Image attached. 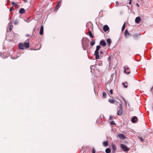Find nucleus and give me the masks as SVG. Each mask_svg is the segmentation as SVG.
Segmentation results:
<instances>
[{
	"label": "nucleus",
	"mask_w": 153,
	"mask_h": 153,
	"mask_svg": "<svg viewBox=\"0 0 153 153\" xmlns=\"http://www.w3.org/2000/svg\"><path fill=\"white\" fill-rule=\"evenodd\" d=\"M116 4L118 5V2L117 1H116Z\"/></svg>",
	"instance_id": "obj_50"
},
{
	"label": "nucleus",
	"mask_w": 153,
	"mask_h": 153,
	"mask_svg": "<svg viewBox=\"0 0 153 153\" xmlns=\"http://www.w3.org/2000/svg\"><path fill=\"white\" fill-rule=\"evenodd\" d=\"M100 44L103 46H105L106 44V42L103 40L100 41Z\"/></svg>",
	"instance_id": "obj_8"
},
{
	"label": "nucleus",
	"mask_w": 153,
	"mask_h": 153,
	"mask_svg": "<svg viewBox=\"0 0 153 153\" xmlns=\"http://www.w3.org/2000/svg\"><path fill=\"white\" fill-rule=\"evenodd\" d=\"M94 67V66H93V65H92V66H91L90 68H91V70L92 69H93V67Z\"/></svg>",
	"instance_id": "obj_38"
},
{
	"label": "nucleus",
	"mask_w": 153,
	"mask_h": 153,
	"mask_svg": "<svg viewBox=\"0 0 153 153\" xmlns=\"http://www.w3.org/2000/svg\"><path fill=\"white\" fill-rule=\"evenodd\" d=\"M43 29H44L43 26H41L40 27V31H39V34L41 35H42V34L43 33V31H44Z\"/></svg>",
	"instance_id": "obj_11"
},
{
	"label": "nucleus",
	"mask_w": 153,
	"mask_h": 153,
	"mask_svg": "<svg viewBox=\"0 0 153 153\" xmlns=\"http://www.w3.org/2000/svg\"><path fill=\"white\" fill-rule=\"evenodd\" d=\"M111 59V57H109V58H108V61H110Z\"/></svg>",
	"instance_id": "obj_36"
},
{
	"label": "nucleus",
	"mask_w": 153,
	"mask_h": 153,
	"mask_svg": "<svg viewBox=\"0 0 153 153\" xmlns=\"http://www.w3.org/2000/svg\"><path fill=\"white\" fill-rule=\"evenodd\" d=\"M19 20H15L14 22V24L15 25H16L19 24Z\"/></svg>",
	"instance_id": "obj_17"
},
{
	"label": "nucleus",
	"mask_w": 153,
	"mask_h": 153,
	"mask_svg": "<svg viewBox=\"0 0 153 153\" xmlns=\"http://www.w3.org/2000/svg\"><path fill=\"white\" fill-rule=\"evenodd\" d=\"M13 10V7H10V9L9 11H11Z\"/></svg>",
	"instance_id": "obj_31"
},
{
	"label": "nucleus",
	"mask_w": 153,
	"mask_h": 153,
	"mask_svg": "<svg viewBox=\"0 0 153 153\" xmlns=\"http://www.w3.org/2000/svg\"><path fill=\"white\" fill-rule=\"evenodd\" d=\"M26 37H29V36H30V35H29V34H26Z\"/></svg>",
	"instance_id": "obj_45"
},
{
	"label": "nucleus",
	"mask_w": 153,
	"mask_h": 153,
	"mask_svg": "<svg viewBox=\"0 0 153 153\" xmlns=\"http://www.w3.org/2000/svg\"><path fill=\"white\" fill-rule=\"evenodd\" d=\"M109 27L107 25H105L103 27V29L105 32H106L108 30Z\"/></svg>",
	"instance_id": "obj_7"
},
{
	"label": "nucleus",
	"mask_w": 153,
	"mask_h": 153,
	"mask_svg": "<svg viewBox=\"0 0 153 153\" xmlns=\"http://www.w3.org/2000/svg\"><path fill=\"white\" fill-rule=\"evenodd\" d=\"M123 98L125 102L126 105V106L127 105V103H126V100L124 98Z\"/></svg>",
	"instance_id": "obj_35"
},
{
	"label": "nucleus",
	"mask_w": 153,
	"mask_h": 153,
	"mask_svg": "<svg viewBox=\"0 0 153 153\" xmlns=\"http://www.w3.org/2000/svg\"><path fill=\"white\" fill-rule=\"evenodd\" d=\"M113 118V116H110L109 119L110 120H111Z\"/></svg>",
	"instance_id": "obj_39"
},
{
	"label": "nucleus",
	"mask_w": 153,
	"mask_h": 153,
	"mask_svg": "<svg viewBox=\"0 0 153 153\" xmlns=\"http://www.w3.org/2000/svg\"><path fill=\"white\" fill-rule=\"evenodd\" d=\"M137 120V117L136 116L133 117L131 119V121L133 123H135Z\"/></svg>",
	"instance_id": "obj_14"
},
{
	"label": "nucleus",
	"mask_w": 153,
	"mask_h": 153,
	"mask_svg": "<svg viewBox=\"0 0 153 153\" xmlns=\"http://www.w3.org/2000/svg\"><path fill=\"white\" fill-rule=\"evenodd\" d=\"M123 68L124 69V70H126V67L125 66H124L123 67Z\"/></svg>",
	"instance_id": "obj_48"
},
{
	"label": "nucleus",
	"mask_w": 153,
	"mask_h": 153,
	"mask_svg": "<svg viewBox=\"0 0 153 153\" xmlns=\"http://www.w3.org/2000/svg\"><path fill=\"white\" fill-rule=\"evenodd\" d=\"M100 48L101 47L100 45H97L96 47V50L99 51Z\"/></svg>",
	"instance_id": "obj_24"
},
{
	"label": "nucleus",
	"mask_w": 153,
	"mask_h": 153,
	"mask_svg": "<svg viewBox=\"0 0 153 153\" xmlns=\"http://www.w3.org/2000/svg\"><path fill=\"white\" fill-rule=\"evenodd\" d=\"M112 147L113 149H114V151H115L116 149V146L114 145H112Z\"/></svg>",
	"instance_id": "obj_28"
},
{
	"label": "nucleus",
	"mask_w": 153,
	"mask_h": 153,
	"mask_svg": "<svg viewBox=\"0 0 153 153\" xmlns=\"http://www.w3.org/2000/svg\"><path fill=\"white\" fill-rule=\"evenodd\" d=\"M11 3L12 5H13V6L16 7L17 6V4L15 2H12Z\"/></svg>",
	"instance_id": "obj_27"
},
{
	"label": "nucleus",
	"mask_w": 153,
	"mask_h": 153,
	"mask_svg": "<svg viewBox=\"0 0 153 153\" xmlns=\"http://www.w3.org/2000/svg\"><path fill=\"white\" fill-rule=\"evenodd\" d=\"M109 102L111 103H114L115 102L114 100L113 99H109L108 100Z\"/></svg>",
	"instance_id": "obj_23"
},
{
	"label": "nucleus",
	"mask_w": 153,
	"mask_h": 153,
	"mask_svg": "<svg viewBox=\"0 0 153 153\" xmlns=\"http://www.w3.org/2000/svg\"><path fill=\"white\" fill-rule=\"evenodd\" d=\"M24 48H28L29 46V42L26 43L25 42L24 43V44H23Z\"/></svg>",
	"instance_id": "obj_13"
},
{
	"label": "nucleus",
	"mask_w": 153,
	"mask_h": 153,
	"mask_svg": "<svg viewBox=\"0 0 153 153\" xmlns=\"http://www.w3.org/2000/svg\"><path fill=\"white\" fill-rule=\"evenodd\" d=\"M120 146L124 152H127L129 150V148H128L125 145L121 144H120Z\"/></svg>",
	"instance_id": "obj_2"
},
{
	"label": "nucleus",
	"mask_w": 153,
	"mask_h": 153,
	"mask_svg": "<svg viewBox=\"0 0 153 153\" xmlns=\"http://www.w3.org/2000/svg\"><path fill=\"white\" fill-rule=\"evenodd\" d=\"M92 152V153H95V151L94 148H93Z\"/></svg>",
	"instance_id": "obj_33"
},
{
	"label": "nucleus",
	"mask_w": 153,
	"mask_h": 153,
	"mask_svg": "<svg viewBox=\"0 0 153 153\" xmlns=\"http://www.w3.org/2000/svg\"><path fill=\"white\" fill-rule=\"evenodd\" d=\"M18 48L19 49L23 50L24 49L23 47V44L22 43H19V44Z\"/></svg>",
	"instance_id": "obj_9"
},
{
	"label": "nucleus",
	"mask_w": 153,
	"mask_h": 153,
	"mask_svg": "<svg viewBox=\"0 0 153 153\" xmlns=\"http://www.w3.org/2000/svg\"><path fill=\"white\" fill-rule=\"evenodd\" d=\"M95 43V40H92L91 42V45L92 46H93L94 45Z\"/></svg>",
	"instance_id": "obj_22"
},
{
	"label": "nucleus",
	"mask_w": 153,
	"mask_h": 153,
	"mask_svg": "<svg viewBox=\"0 0 153 153\" xmlns=\"http://www.w3.org/2000/svg\"><path fill=\"white\" fill-rule=\"evenodd\" d=\"M125 35L126 36V37H127V36H131V34L130 33L128 32V31L127 29H126L125 32H124Z\"/></svg>",
	"instance_id": "obj_12"
},
{
	"label": "nucleus",
	"mask_w": 153,
	"mask_h": 153,
	"mask_svg": "<svg viewBox=\"0 0 153 153\" xmlns=\"http://www.w3.org/2000/svg\"><path fill=\"white\" fill-rule=\"evenodd\" d=\"M131 1H132V0H129V4H131Z\"/></svg>",
	"instance_id": "obj_41"
},
{
	"label": "nucleus",
	"mask_w": 153,
	"mask_h": 153,
	"mask_svg": "<svg viewBox=\"0 0 153 153\" xmlns=\"http://www.w3.org/2000/svg\"><path fill=\"white\" fill-rule=\"evenodd\" d=\"M115 151H114V150H113V152H115Z\"/></svg>",
	"instance_id": "obj_52"
},
{
	"label": "nucleus",
	"mask_w": 153,
	"mask_h": 153,
	"mask_svg": "<svg viewBox=\"0 0 153 153\" xmlns=\"http://www.w3.org/2000/svg\"><path fill=\"white\" fill-rule=\"evenodd\" d=\"M39 49H35V50H38Z\"/></svg>",
	"instance_id": "obj_53"
},
{
	"label": "nucleus",
	"mask_w": 153,
	"mask_h": 153,
	"mask_svg": "<svg viewBox=\"0 0 153 153\" xmlns=\"http://www.w3.org/2000/svg\"><path fill=\"white\" fill-rule=\"evenodd\" d=\"M123 114V107L121 104H120L117 110V115L121 116Z\"/></svg>",
	"instance_id": "obj_1"
},
{
	"label": "nucleus",
	"mask_w": 153,
	"mask_h": 153,
	"mask_svg": "<svg viewBox=\"0 0 153 153\" xmlns=\"http://www.w3.org/2000/svg\"><path fill=\"white\" fill-rule=\"evenodd\" d=\"M153 89V87H152V88H151L150 89V91H152V90Z\"/></svg>",
	"instance_id": "obj_47"
},
{
	"label": "nucleus",
	"mask_w": 153,
	"mask_h": 153,
	"mask_svg": "<svg viewBox=\"0 0 153 153\" xmlns=\"http://www.w3.org/2000/svg\"><path fill=\"white\" fill-rule=\"evenodd\" d=\"M0 56H1V52L0 53Z\"/></svg>",
	"instance_id": "obj_54"
},
{
	"label": "nucleus",
	"mask_w": 153,
	"mask_h": 153,
	"mask_svg": "<svg viewBox=\"0 0 153 153\" xmlns=\"http://www.w3.org/2000/svg\"><path fill=\"white\" fill-rule=\"evenodd\" d=\"M123 71H124V73H126L127 72L126 71V70H124Z\"/></svg>",
	"instance_id": "obj_46"
},
{
	"label": "nucleus",
	"mask_w": 153,
	"mask_h": 153,
	"mask_svg": "<svg viewBox=\"0 0 153 153\" xmlns=\"http://www.w3.org/2000/svg\"><path fill=\"white\" fill-rule=\"evenodd\" d=\"M8 27H9V30L10 31H11L12 30V29L13 28V25H10V26L9 25Z\"/></svg>",
	"instance_id": "obj_25"
},
{
	"label": "nucleus",
	"mask_w": 153,
	"mask_h": 153,
	"mask_svg": "<svg viewBox=\"0 0 153 153\" xmlns=\"http://www.w3.org/2000/svg\"><path fill=\"white\" fill-rule=\"evenodd\" d=\"M60 7V5L57 4L56 5V6L54 10L55 11H57V10Z\"/></svg>",
	"instance_id": "obj_16"
},
{
	"label": "nucleus",
	"mask_w": 153,
	"mask_h": 153,
	"mask_svg": "<svg viewBox=\"0 0 153 153\" xmlns=\"http://www.w3.org/2000/svg\"><path fill=\"white\" fill-rule=\"evenodd\" d=\"M89 40V39L87 38H83L82 40V46L83 47V49L84 50H85L86 49V48L85 47H84V45H85L84 42L86 41H88Z\"/></svg>",
	"instance_id": "obj_3"
},
{
	"label": "nucleus",
	"mask_w": 153,
	"mask_h": 153,
	"mask_svg": "<svg viewBox=\"0 0 153 153\" xmlns=\"http://www.w3.org/2000/svg\"><path fill=\"white\" fill-rule=\"evenodd\" d=\"M136 5L138 7H139V4H138L137 3H136Z\"/></svg>",
	"instance_id": "obj_49"
},
{
	"label": "nucleus",
	"mask_w": 153,
	"mask_h": 153,
	"mask_svg": "<svg viewBox=\"0 0 153 153\" xmlns=\"http://www.w3.org/2000/svg\"><path fill=\"white\" fill-rule=\"evenodd\" d=\"M24 2L25 3H26L27 2V0H23Z\"/></svg>",
	"instance_id": "obj_43"
},
{
	"label": "nucleus",
	"mask_w": 153,
	"mask_h": 153,
	"mask_svg": "<svg viewBox=\"0 0 153 153\" xmlns=\"http://www.w3.org/2000/svg\"><path fill=\"white\" fill-rule=\"evenodd\" d=\"M123 85H124V87L125 88H127V85H124V83H123Z\"/></svg>",
	"instance_id": "obj_37"
},
{
	"label": "nucleus",
	"mask_w": 153,
	"mask_h": 153,
	"mask_svg": "<svg viewBox=\"0 0 153 153\" xmlns=\"http://www.w3.org/2000/svg\"><path fill=\"white\" fill-rule=\"evenodd\" d=\"M100 54H102L103 53V51L101 50L100 51Z\"/></svg>",
	"instance_id": "obj_40"
},
{
	"label": "nucleus",
	"mask_w": 153,
	"mask_h": 153,
	"mask_svg": "<svg viewBox=\"0 0 153 153\" xmlns=\"http://www.w3.org/2000/svg\"><path fill=\"white\" fill-rule=\"evenodd\" d=\"M138 137L139 138V139L141 142H143L144 140L141 137Z\"/></svg>",
	"instance_id": "obj_29"
},
{
	"label": "nucleus",
	"mask_w": 153,
	"mask_h": 153,
	"mask_svg": "<svg viewBox=\"0 0 153 153\" xmlns=\"http://www.w3.org/2000/svg\"><path fill=\"white\" fill-rule=\"evenodd\" d=\"M110 92L111 94H113V90L112 89H111L110 90Z\"/></svg>",
	"instance_id": "obj_34"
},
{
	"label": "nucleus",
	"mask_w": 153,
	"mask_h": 153,
	"mask_svg": "<svg viewBox=\"0 0 153 153\" xmlns=\"http://www.w3.org/2000/svg\"><path fill=\"white\" fill-rule=\"evenodd\" d=\"M105 152L106 153H110L111 152V150L110 148H108L105 149Z\"/></svg>",
	"instance_id": "obj_19"
},
{
	"label": "nucleus",
	"mask_w": 153,
	"mask_h": 153,
	"mask_svg": "<svg viewBox=\"0 0 153 153\" xmlns=\"http://www.w3.org/2000/svg\"><path fill=\"white\" fill-rule=\"evenodd\" d=\"M103 145L105 146H106L108 145V142L107 141H105L103 142Z\"/></svg>",
	"instance_id": "obj_20"
},
{
	"label": "nucleus",
	"mask_w": 153,
	"mask_h": 153,
	"mask_svg": "<svg viewBox=\"0 0 153 153\" xmlns=\"http://www.w3.org/2000/svg\"><path fill=\"white\" fill-rule=\"evenodd\" d=\"M130 73V71L127 72L126 73V74H129Z\"/></svg>",
	"instance_id": "obj_44"
},
{
	"label": "nucleus",
	"mask_w": 153,
	"mask_h": 153,
	"mask_svg": "<svg viewBox=\"0 0 153 153\" xmlns=\"http://www.w3.org/2000/svg\"><path fill=\"white\" fill-rule=\"evenodd\" d=\"M129 69V68H126V70H128Z\"/></svg>",
	"instance_id": "obj_51"
},
{
	"label": "nucleus",
	"mask_w": 153,
	"mask_h": 153,
	"mask_svg": "<svg viewBox=\"0 0 153 153\" xmlns=\"http://www.w3.org/2000/svg\"><path fill=\"white\" fill-rule=\"evenodd\" d=\"M118 136L121 140L124 139L126 138L125 136L123 134H118Z\"/></svg>",
	"instance_id": "obj_5"
},
{
	"label": "nucleus",
	"mask_w": 153,
	"mask_h": 153,
	"mask_svg": "<svg viewBox=\"0 0 153 153\" xmlns=\"http://www.w3.org/2000/svg\"><path fill=\"white\" fill-rule=\"evenodd\" d=\"M111 125H115V123L114 121H112L111 122Z\"/></svg>",
	"instance_id": "obj_30"
},
{
	"label": "nucleus",
	"mask_w": 153,
	"mask_h": 153,
	"mask_svg": "<svg viewBox=\"0 0 153 153\" xmlns=\"http://www.w3.org/2000/svg\"><path fill=\"white\" fill-rule=\"evenodd\" d=\"M25 10L24 8H21L19 11V13L20 14H23L25 13Z\"/></svg>",
	"instance_id": "obj_10"
},
{
	"label": "nucleus",
	"mask_w": 153,
	"mask_h": 153,
	"mask_svg": "<svg viewBox=\"0 0 153 153\" xmlns=\"http://www.w3.org/2000/svg\"><path fill=\"white\" fill-rule=\"evenodd\" d=\"M62 1V0H59L57 4L60 5V4H61Z\"/></svg>",
	"instance_id": "obj_32"
},
{
	"label": "nucleus",
	"mask_w": 153,
	"mask_h": 153,
	"mask_svg": "<svg viewBox=\"0 0 153 153\" xmlns=\"http://www.w3.org/2000/svg\"><path fill=\"white\" fill-rule=\"evenodd\" d=\"M107 42L108 43V45H110L111 42V39L110 38H108L107 40Z\"/></svg>",
	"instance_id": "obj_15"
},
{
	"label": "nucleus",
	"mask_w": 153,
	"mask_h": 153,
	"mask_svg": "<svg viewBox=\"0 0 153 153\" xmlns=\"http://www.w3.org/2000/svg\"><path fill=\"white\" fill-rule=\"evenodd\" d=\"M12 23V22L10 21L9 22V25H10V24H11Z\"/></svg>",
	"instance_id": "obj_42"
},
{
	"label": "nucleus",
	"mask_w": 153,
	"mask_h": 153,
	"mask_svg": "<svg viewBox=\"0 0 153 153\" xmlns=\"http://www.w3.org/2000/svg\"><path fill=\"white\" fill-rule=\"evenodd\" d=\"M88 34L89 36H90L91 38H93L94 36L92 35V33L91 31L89 30L88 32Z\"/></svg>",
	"instance_id": "obj_18"
},
{
	"label": "nucleus",
	"mask_w": 153,
	"mask_h": 153,
	"mask_svg": "<svg viewBox=\"0 0 153 153\" xmlns=\"http://www.w3.org/2000/svg\"><path fill=\"white\" fill-rule=\"evenodd\" d=\"M125 27V23H124L123 25V27H122V31H123L124 30Z\"/></svg>",
	"instance_id": "obj_26"
},
{
	"label": "nucleus",
	"mask_w": 153,
	"mask_h": 153,
	"mask_svg": "<svg viewBox=\"0 0 153 153\" xmlns=\"http://www.w3.org/2000/svg\"><path fill=\"white\" fill-rule=\"evenodd\" d=\"M141 20V18L140 17H137L135 19V22L136 23L138 24L140 23Z\"/></svg>",
	"instance_id": "obj_6"
},
{
	"label": "nucleus",
	"mask_w": 153,
	"mask_h": 153,
	"mask_svg": "<svg viewBox=\"0 0 153 153\" xmlns=\"http://www.w3.org/2000/svg\"><path fill=\"white\" fill-rule=\"evenodd\" d=\"M94 54L95 56L96 59H98L99 58V51L95 50Z\"/></svg>",
	"instance_id": "obj_4"
},
{
	"label": "nucleus",
	"mask_w": 153,
	"mask_h": 153,
	"mask_svg": "<svg viewBox=\"0 0 153 153\" xmlns=\"http://www.w3.org/2000/svg\"><path fill=\"white\" fill-rule=\"evenodd\" d=\"M106 94L105 92H103L102 93V97L105 98L106 97Z\"/></svg>",
	"instance_id": "obj_21"
}]
</instances>
